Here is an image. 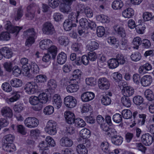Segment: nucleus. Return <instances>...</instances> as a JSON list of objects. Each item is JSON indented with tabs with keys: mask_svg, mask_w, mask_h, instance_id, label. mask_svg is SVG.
<instances>
[{
	"mask_svg": "<svg viewBox=\"0 0 154 154\" xmlns=\"http://www.w3.org/2000/svg\"><path fill=\"white\" fill-rule=\"evenodd\" d=\"M59 9L61 12L67 14L72 11L70 5L65 4H61L60 6Z\"/></svg>",
	"mask_w": 154,
	"mask_h": 154,
	"instance_id": "7c9ffc66",
	"label": "nucleus"
},
{
	"mask_svg": "<svg viewBox=\"0 0 154 154\" xmlns=\"http://www.w3.org/2000/svg\"><path fill=\"white\" fill-rule=\"evenodd\" d=\"M48 86L50 89H54L57 86L56 82L53 79H51L48 82Z\"/></svg>",
	"mask_w": 154,
	"mask_h": 154,
	"instance_id": "6e6d98bb",
	"label": "nucleus"
},
{
	"mask_svg": "<svg viewBox=\"0 0 154 154\" xmlns=\"http://www.w3.org/2000/svg\"><path fill=\"white\" fill-rule=\"evenodd\" d=\"M97 18L101 22L105 23H108L109 22V18L106 16L104 15H99Z\"/></svg>",
	"mask_w": 154,
	"mask_h": 154,
	"instance_id": "5fc2aeb1",
	"label": "nucleus"
},
{
	"mask_svg": "<svg viewBox=\"0 0 154 154\" xmlns=\"http://www.w3.org/2000/svg\"><path fill=\"white\" fill-rule=\"evenodd\" d=\"M10 83L11 85L14 87H19L22 85V81L18 79H14L11 80Z\"/></svg>",
	"mask_w": 154,
	"mask_h": 154,
	"instance_id": "c9c22d12",
	"label": "nucleus"
},
{
	"mask_svg": "<svg viewBox=\"0 0 154 154\" xmlns=\"http://www.w3.org/2000/svg\"><path fill=\"white\" fill-rule=\"evenodd\" d=\"M64 103L65 106L67 107L72 108L76 105L77 102L74 97L71 96H68L64 99Z\"/></svg>",
	"mask_w": 154,
	"mask_h": 154,
	"instance_id": "20e7f679",
	"label": "nucleus"
},
{
	"mask_svg": "<svg viewBox=\"0 0 154 154\" xmlns=\"http://www.w3.org/2000/svg\"><path fill=\"white\" fill-rule=\"evenodd\" d=\"M90 131L87 128L82 129L80 132V136L83 139L89 137L90 136Z\"/></svg>",
	"mask_w": 154,
	"mask_h": 154,
	"instance_id": "f704fd0d",
	"label": "nucleus"
},
{
	"mask_svg": "<svg viewBox=\"0 0 154 154\" xmlns=\"http://www.w3.org/2000/svg\"><path fill=\"white\" fill-rule=\"evenodd\" d=\"M78 82L76 80L72 79L69 81L71 84L66 87L67 91L69 93H73L76 92L79 89V86L77 85Z\"/></svg>",
	"mask_w": 154,
	"mask_h": 154,
	"instance_id": "0eeeda50",
	"label": "nucleus"
},
{
	"mask_svg": "<svg viewBox=\"0 0 154 154\" xmlns=\"http://www.w3.org/2000/svg\"><path fill=\"white\" fill-rule=\"evenodd\" d=\"M99 46L98 43L94 41H91V43L87 46V49L89 51H92L97 49Z\"/></svg>",
	"mask_w": 154,
	"mask_h": 154,
	"instance_id": "79ce46f5",
	"label": "nucleus"
},
{
	"mask_svg": "<svg viewBox=\"0 0 154 154\" xmlns=\"http://www.w3.org/2000/svg\"><path fill=\"white\" fill-rule=\"evenodd\" d=\"M2 147L5 150L9 152H13L16 150V146L13 143H5Z\"/></svg>",
	"mask_w": 154,
	"mask_h": 154,
	"instance_id": "b1692460",
	"label": "nucleus"
},
{
	"mask_svg": "<svg viewBox=\"0 0 154 154\" xmlns=\"http://www.w3.org/2000/svg\"><path fill=\"white\" fill-rule=\"evenodd\" d=\"M5 28L10 32L12 33L15 32L16 35L20 30L23 28L22 27H20L17 26H12L10 21H7L5 22Z\"/></svg>",
	"mask_w": 154,
	"mask_h": 154,
	"instance_id": "6e6552de",
	"label": "nucleus"
},
{
	"mask_svg": "<svg viewBox=\"0 0 154 154\" xmlns=\"http://www.w3.org/2000/svg\"><path fill=\"white\" fill-rule=\"evenodd\" d=\"M83 7V5H82L81 6V7L82 8L80 9V11H82L83 10L84 13L86 17L89 18L92 17L93 15L92 10L90 8L88 7H87L84 8Z\"/></svg>",
	"mask_w": 154,
	"mask_h": 154,
	"instance_id": "72a5a7b5",
	"label": "nucleus"
},
{
	"mask_svg": "<svg viewBox=\"0 0 154 154\" xmlns=\"http://www.w3.org/2000/svg\"><path fill=\"white\" fill-rule=\"evenodd\" d=\"M94 97V94L90 92L83 93L81 96L82 100L84 102H87L93 100Z\"/></svg>",
	"mask_w": 154,
	"mask_h": 154,
	"instance_id": "f3484780",
	"label": "nucleus"
},
{
	"mask_svg": "<svg viewBox=\"0 0 154 154\" xmlns=\"http://www.w3.org/2000/svg\"><path fill=\"white\" fill-rule=\"evenodd\" d=\"M108 65L110 68L115 69L117 67L119 64L116 58H112L109 60Z\"/></svg>",
	"mask_w": 154,
	"mask_h": 154,
	"instance_id": "e433bc0d",
	"label": "nucleus"
},
{
	"mask_svg": "<svg viewBox=\"0 0 154 154\" xmlns=\"http://www.w3.org/2000/svg\"><path fill=\"white\" fill-rule=\"evenodd\" d=\"M31 68H32L31 65L29 63L22 66L23 70L26 72L25 75L28 78L29 75L30 74L29 71L31 69Z\"/></svg>",
	"mask_w": 154,
	"mask_h": 154,
	"instance_id": "8fccbe9b",
	"label": "nucleus"
},
{
	"mask_svg": "<svg viewBox=\"0 0 154 154\" xmlns=\"http://www.w3.org/2000/svg\"><path fill=\"white\" fill-rule=\"evenodd\" d=\"M77 26L76 23H73L70 20H66L63 23V27L64 29L67 31L70 30L72 27H75Z\"/></svg>",
	"mask_w": 154,
	"mask_h": 154,
	"instance_id": "aec40b11",
	"label": "nucleus"
},
{
	"mask_svg": "<svg viewBox=\"0 0 154 154\" xmlns=\"http://www.w3.org/2000/svg\"><path fill=\"white\" fill-rule=\"evenodd\" d=\"M24 90L28 94H33L37 91L38 86L35 83L28 82L25 85Z\"/></svg>",
	"mask_w": 154,
	"mask_h": 154,
	"instance_id": "39448f33",
	"label": "nucleus"
},
{
	"mask_svg": "<svg viewBox=\"0 0 154 154\" xmlns=\"http://www.w3.org/2000/svg\"><path fill=\"white\" fill-rule=\"evenodd\" d=\"M74 123L75 125L79 128L84 127L86 125L85 122L79 118L76 119Z\"/></svg>",
	"mask_w": 154,
	"mask_h": 154,
	"instance_id": "49530a36",
	"label": "nucleus"
},
{
	"mask_svg": "<svg viewBox=\"0 0 154 154\" xmlns=\"http://www.w3.org/2000/svg\"><path fill=\"white\" fill-rule=\"evenodd\" d=\"M116 59L119 64L124 65L127 62V58L121 54H118L116 56Z\"/></svg>",
	"mask_w": 154,
	"mask_h": 154,
	"instance_id": "2f4dec72",
	"label": "nucleus"
},
{
	"mask_svg": "<svg viewBox=\"0 0 154 154\" xmlns=\"http://www.w3.org/2000/svg\"><path fill=\"white\" fill-rule=\"evenodd\" d=\"M48 53L51 54L52 56V57L54 59L57 54V48L54 45L51 46L48 50Z\"/></svg>",
	"mask_w": 154,
	"mask_h": 154,
	"instance_id": "c03bdc74",
	"label": "nucleus"
},
{
	"mask_svg": "<svg viewBox=\"0 0 154 154\" xmlns=\"http://www.w3.org/2000/svg\"><path fill=\"white\" fill-rule=\"evenodd\" d=\"M23 38H37V33L33 28L29 29L23 32Z\"/></svg>",
	"mask_w": 154,
	"mask_h": 154,
	"instance_id": "f8f14e48",
	"label": "nucleus"
},
{
	"mask_svg": "<svg viewBox=\"0 0 154 154\" xmlns=\"http://www.w3.org/2000/svg\"><path fill=\"white\" fill-rule=\"evenodd\" d=\"M100 147L103 152L106 153L109 151V147L108 143L106 142H103L100 144Z\"/></svg>",
	"mask_w": 154,
	"mask_h": 154,
	"instance_id": "3c124183",
	"label": "nucleus"
},
{
	"mask_svg": "<svg viewBox=\"0 0 154 154\" xmlns=\"http://www.w3.org/2000/svg\"><path fill=\"white\" fill-rule=\"evenodd\" d=\"M29 102L32 105V109L35 111H39L42 108L43 105L39 101L38 96H32L29 98Z\"/></svg>",
	"mask_w": 154,
	"mask_h": 154,
	"instance_id": "f257e3e1",
	"label": "nucleus"
},
{
	"mask_svg": "<svg viewBox=\"0 0 154 154\" xmlns=\"http://www.w3.org/2000/svg\"><path fill=\"white\" fill-rule=\"evenodd\" d=\"M3 66L6 70L8 72H11L13 69L12 64L10 62H5Z\"/></svg>",
	"mask_w": 154,
	"mask_h": 154,
	"instance_id": "338daca9",
	"label": "nucleus"
},
{
	"mask_svg": "<svg viewBox=\"0 0 154 154\" xmlns=\"http://www.w3.org/2000/svg\"><path fill=\"white\" fill-rule=\"evenodd\" d=\"M25 125L29 128L36 127L39 123L38 120L34 117H28L24 121Z\"/></svg>",
	"mask_w": 154,
	"mask_h": 154,
	"instance_id": "7ed1b4c3",
	"label": "nucleus"
},
{
	"mask_svg": "<svg viewBox=\"0 0 154 154\" xmlns=\"http://www.w3.org/2000/svg\"><path fill=\"white\" fill-rule=\"evenodd\" d=\"M59 0H48V5L53 8L57 7L60 4Z\"/></svg>",
	"mask_w": 154,
	"mask_h": 154,
	"instance_id": "09e8293b",
	"label": "nucleus"
},
{
	"mask_svg": "<svg viewBox=\"0 0 154 154\" xmlns=\"http://www.w3.org/2000/svg\"><path fill=\"white\" fill-rule=\"evenodd\" d=\"M102 103L106 106L110 104L111 102V99L107 96H103L101 100Z\"/></svg>",
	"mask_w": 154,
	"mask_h": 154,
	"instance_id": "864d4df0",
	"label": "nucleus"
},
{
	"mask_svg": "<svg viewBox=\"0 0 154 154\" xmlns=\"http://www.w3.org/2000/svg\"><path fill=\"white\" fill-rule=\"evenodd\" d=\"M114 29L115 31L121 37L124 38L125 37L126 33L125 30L122 27L118 25H116L114 26Z\"/></svg>",
	"mask_w": 154,
	"mask_h": 154,
	"instance_id": "4be33fe9",
	"label": "nucleus"
},
{
	"mask_svg": "<svg viewBox=\"0 0 154 154\" xmlns=\"http://www.w3.org/2000/svg\"><path fill=\"white\" fill-rule=\"evenodd\" d=\"M82 72L81 70L79 69H76L74 70L72 73L73 79L76 80L79 78L81 76Z\"/></svg>",
	"mask_w": 154,
	"mask_h": 154,
	"instance_id": "680f3d73",
	"label": "nucleus"
},
{
	"mask_svg": "<svg viewBox=\"0 0 154 154\" xmlns=\"http://www.w3.org/2000/svg\"><path fill=\"white\" fill-rule=\"evenodd\" d=\"M144 95L146 97L149 101H152L154 99L153 93L151 90L149 89H147L145 91Z\"/></svg>",
	"mask_w": 154,
	"mask_h": 154,
	"instance_id": "4c0bfd02",
	"label": "nucleus"
},
{
	"mask_svg": "<svg viewBox=\"0 0 154 154\" xmlns=\"http://www.w3.org/2000/svg\"><path fill=\"white\" fill-rule=\"evenodd\" d=\"M31 72L29 75V78L30 79L33 78L35 75L38 74L39 72V68L37 64L34 62L31 63Z\"/></svg>",
	"mask_w": 154,
	"mask_h": 154,
	"instance_id": "a211bd4d",
	"label": "nucleus"
},
{
	"mask_svg": "<svg viewBox=\"0 0 154 154\" xmlns=\"http://www.w3.org/2000/svg\"><path fill=\"white\" fill-rule=\"evenodd\" d=\"M64 117L66 122L69 124L74 123L75 119L74 114L70 111H67L64 113Z\"/></svg>",
	"mask_w": 154,
	"mask_h": 154,
	"instance_id": "9b49d317",
	"label": "nucleus"
},
{
	"mask_svg": "<svg viewBox=\"0 0 154 154\" xmlns=\"http://www.w3.org/2000/svg\"><path fill=\"white\" fill-rule=\"evenodd\" d=\"M46 76L44 75L41 74L37 75L36 76V81L37 82L44 83L47 80Z\"/></svg>",
	"mask_w": 154,
	"mask_h": 154,
	"instance_id": "a18cd8bd",
	"label": "nucleus"
},
{
	"mask_svg": "<svg viewBox=\"0 0 154 154\" xmlns=\"http://www.w3.org/2000/svg\"><path fill=\"white\" fill-rule=\"evenodd\" d=\"M57 123L54 121H49L45 128V131L50 135H55L57 133Z\"/></svg>",
	"mask_w": 154,
	"mask_h": 154,
	"instance_id": "f03ea898",
	"label": "nucleus"
},
{
	"mask_svg": "<svg viewBox=\"0 0 154 154\" xmlns=\"http://www.w3.org/2000/svg\"><path fill=\"white\" fill-rule=\"evenodd\" d=\"M141 140L144 145L149 146L151 145L153 142V137L149 134H143L141 137Z\"/></svg>",
	"mask_w": 154,
	"mask_h": 154,
	"instance_id": "1a4fd4ad",
	"label": "nucleus"
},
{
	"mask_svg": "<svg viewBox=\"0 0 154 154\" xmlns=\"http://www.w3.org/2000/svg\"><path fill=\"white\" fill-rule=\"evenodd\" d=\"M52 103L54 106L56 107L57 109L59 108L62 103L60 96L58 94H55L53 97Z\"/></svg>",
	"mask_w": 154,
	"mask_h": 154,
	"instance_id": "6ab92c4d",
	"label": "nucleus"
},
{
	"mask_svg": "<svg viewBox=\"0 0 154 154\" xmlns=\"http://www.w3.org/2000/svg\"><path fill=\"white\" fill-rule=\"evenodd\" d=\"M67 56L66 54L64 52H62L60 53L57 56V60L58 63L63 64L66 61Z\"/></svg>",
	"mask_w": 154,
	"mask_h": 154,
	"instance_id": "5701e85b",
	"label": "nucleus"
},
{
	"mask_svg": "<svg viewBox=\"0 0 154 154\" xmlns=\"http://www.w3.org/2000/svg\"><path fill=\"white\" fill-rule=\"evenodd\" d=\"M0 53L7 59L11 58L13 55L12 51L11 48L6 47H3L0 49Z\"/></svg>",
	"mask_w": 154,
	"mask_h": 154,
	"instance_id": "ddd939ff",
	"label": "nucleus"
},
{
	"mask_svg": "<svg viewBox=\"0 0 154 154\" xmlns=\"http://www.w3.org/2000/svg\"><path fill=\"white\" fill-rule=\"evenodd\" d=\"M52 42L50 39H44L39 43V47L43 50L48 48L50 45L52 44Z\"/></svg>",
	"mask_w": 154,
	"mask_h": 154,
	"instance_id": "412c9836",
	"label": "nucleus"
},
{
	"mask_svg": "<svg viewBox=\"0 0 154 154\" xmlns=\"http://www.w3.org/2000/svg\"><path fill=\"white\" fill-rule=\"evenodd\" d=\"M12 97L9 99V101L11 102H13L18 100L20 97V95L18 92L16 91L13 92L11 93Z\"/></svg>",
	"mask_w": 154,
	"mask_h": 154,
	"instance_id": "de8ad7c7",
	"label": "nucleus"
},
{
	"mask_svg": "<svg viewBox=\"0 0 154 154\" xmlns=\"http://www.w3.org/2000/svg\"><path fill=\"white\" fill-rule=\"evenodd\" d=\"M61 145L65 147H70L73 144L72 141L68 137H63L60 140Z\"/></svg>",
	"mask_w": 154,
	"mask_h": 154,
	"instance_id": "393cba45",
	"label": "nucleus"
},
{
	"mask_svg": "<svg viewBox=\"0 0 154 154\" xmlns=\"http://www.w3.org/2000/svg\"><path fill=\"white\" fill-rule=\"evenodd\" d=\"M78 33L81 38H85L88 35V29H83L78 31Z\"/></svg>",
	"mask_w": 154,
	"mask_h": 154,
	"instance_id": "774afa93",
	"label": "nucleus"
},
{
	"mask_svg": "<svg viewBox=\"0 0 154 154\" xmlns=\"http://www.w3.org/2000/svg\"><path fill=\"white\" fill-rule=\"evenodd\" d=\"M97 36L99 37L103 36L105 33L104 28L102 26H99L97 27Z\"/></svg>",
	"mask_w": 154,
	"mask_h": 154,
	"instance_id": "bf43d9fd",
	"label": "nucleus"
},
{
	"mask_svg": "<svg viewBox=\"0 0 154 154\" xmlns=\"http://www.w3.org/2000/svg\"><path fill=\"white\" fill-rule=\"evenodd\" d=\"M2 88L4 91L7 92H10L12 91L11 87L8 82H5L2 85Z\"/></svg>",
	"mask_w": 154,
	"mask_h": 154,
	"instance_id": "69168bd1",
	"label": "nucleus"
},
{
	"mask_svg": "<svg viewBox=\"0 0 154 154\" xmlns=\"http://www.w3.org/2000/svg\"><path fill=\"white\" fill-rule=\"evenodd\" d=\"M82 45L81 43H75L72 45V48L75 51L78 52L79 53L81 52V48Z\"/></svg>",
	"mask_w": 154,
	"mask_h": 154,
	"instance_id": "052dcab7",
	"label": "nucleus"
},
{
	"mask_svg": "<svg viewBox=\"0 0 154 154\" xmlns=\"http://www.w3.org/2000/svg\"><path fill=\"white\" fill-rule=\"evenodd\" d=\"M54 112V108L51 106H46L44 109V112L46 115H49L52 114Z\"/></svg>",
	"mask_w": 154,
	"mask_h": 154,
	"instance_id": "603ef678",
	"label": "nucleus"
},
{
	"mask_svg": "<svg viewBox=\"0 0 154 154\" xmlns=\"http://www.w3.org/2000/svg\"><path fill=\"white\" fill-rule=\"evenodd\" d=\"M152 81V77L149 75L143 76L141 79L140 82L143 86L147 87L150 85Z\"/></svg>",
	"mask_w": 154,
	"mask_h": 154,
	"instance_id": "2eb2a0df",
	"label": "nucleus"
},
{
	"mask_svg": "<svg viewBox=\"0 0 154 154\" xmlns=\"http://www.w3.org/2000/svg\"><path fill=\"white\" fill-rule=\"evenodd\" d=\"M98 83L99 88L103 90L108 89L110 85L109 81L105 77L99 78L98 80Z\"/></svg>",
	"mask_w": 154,
	"mask_h": 154,
	"instance_id": "423d86ee",
	"label": "nucleus"
},
{
	"mask_svg": "<svg viewBox=\"0 0 154 154\" xmlns=\"http://www.w3.org/2000/svg\"><path fill=\"white\" fill-rule=\"evenodd\" d=\"M141 58V54L138 52H135L131 55V59L133 61L137 62L140 60Z\"/></svg>",
	"mask_w": 154,
	"mask_h": 154,
	"instance_id": "ea45409f",
	"label": "nucleus"
},
{
	"mask_svg": "<svg viewBox=\"0 0 154 154\" xmlns=\"http://www.w3.org/2000/svg\"><path fill=\"white\" fill-rule=\"evenodd\" d=\"M1 115L5 117L11 118L13 116L12 110L8 106L2 107L1 109Z\"/></svg>",
	"mask_w": 154,
	"mask_h": 154,
	"instance_id": "4468645a",
	"label": "nucleus"
},
{
	"mask_svg": "<svg viewBox=\"0 0 154 154\" xmlns=\"http://www.w3.org/2000/svg\"><path fill=\"white\" fill-rule=\"evenodd\" d=\"M121 101L123 105L126 107H130L131 105V101L128 97L124 95L121 98Z\"/></svg>",
	"mask_w": 154,
	"mask_h": 154,
	"instance_id": "473e14b6",
	"label": "nucleus"
},
{
	"mask_svg": "<svg viewBox=\"0 0 154 154\" xmlns=\"http://www.w3.org/2000/svg\"><path fill=\"white\" fill-rule=\"evenodd\" d=\"M112 119L115 122L119 123L122 121V116L120 114L116 113L113 116Z\"/></svg>",
	"mask_w": 154,
	"mask_h": 154,
	"instance_id": "e2e57ef3",
	"label": "nucleus"
},
{
	"mask_svg": "<svg viewBox=\"0 0 154 154\" xmlns=\"http://www.w3.org/2000/svg\"><path fill=\"white\" fill-rule=\"evenodd\" d=\"M122 114L123 118L126 119H128L131 118L132 113L129 109H125L122 112Z\"/></svg>",
	"mask_w": 154,
	"mask_h": 154,
	"instance_id": "58836bf2",
	"label": "nucleus"
},
{
	"mask_svg": "<svg viewBox=\"0 0 154 154\" xmlns=\"http://www.w3.org/2000/svg\"><path fill=\"white\" fill-rule=\"evenodd\" d=\"M123 5V3L121 0H116L112 2V7L114 10H118L121 9Z\"/></svg>",
	"mask_w": 154,
	"mask_h": 154,
	"instance_id": "c756f323",
	"label": "nucleus"
},
{
	"mask_svg": "<svg viewBox=\"0 0 154 154\" xmlns=\"http://www.w3.org/2000/svg\"><path fill=\"white\" fill-rule=\"evenodd\" d=\"M134 11L131 8H128L124 10L122 12L123 16L126 18H129L133 16Z\"/></svg>",
	"mask_w": 154,
	"mask_h": 154,
	"instance_id": "bb28decb",
	"label": "nucleus"
},
{
	"mask_svg": "<svg viewBox=\"0 0 154 154\" xmlns=\"http://www.w3.org/2000/svg\"><path fill=\"white\" fill-rule=\"evenodd\" d=\"M79 22L81 26L85 29H88L89 22L86 19L84 18H82L79 20Z\"/></svg>",
	"mask_w": 154,
	"mask_h": 154,
	"instance_id": "13d9d810",
	"label": "nucleus"
},
{
	"mask_svg": "<svg viewBox=\"0 0 154 154\" xmlns=\"http://www.w3.org/2000/svg\"><path fill=\"white\" fill-rule=\"evenodd\" d=\"M120 88L122 89V93L124 96L129 97L132 95L134 94V89L131 87L121 86Z\"/></svg>",
	"mask_w": 154,
	"mask_h": 154,
	"instance_id": "dca6fc26",
	"label": "nucleus"
},
{
	"mask_svg": "<svg viewBox=\"0 0 154 154\" xmlns=\"http://www.w3.org/2000/svg\"><path fill=\"white\" fill-rule=\"evenodd\" d=\"M76 150L78 154H88V149L85 146L82 144L78 145L76 147Z\"/></svg>",
	"mask_w": 154,
	"mask_h": 154,
	"instance_id": "cd10ccee",
	"label": "nucleus"
},
{
	"mask_svg": "<svg viewBox=\"0 0 154 154\" xmlns=\"http://www.w3.org/2000/svg\"><path fill=\"white\" fill-rule=\"evenodd\" d=\"M88 55L89 60L91 61L95 60L97 57L96 54L93 51H91L89 52Z\"/></svg>",
	"mask_w": 154,
	"mask_h": 154,
	"instance_id": "0e129e2a",
	"label": "nucleus"
},
{
	"mask_svg": "<svg viewBox=\"0 0 154 154\" xmlns=\"http://www.w3.org/2000/svg\"><path fill=\"white\" fill-rule=\"evenodd\" d=\"M111 140L112 143L117 146L120 145L123 141V138L122 137L119 135L112 137Z\"/></svg>",
	"mask_w": 154,
	"mask_h": 154,
	"instance_id": "c85d7f7f",
	"label": "nucleus"
},
{
	"mask_svg": "<svg viewBox=\"0 0 154 154\" xmlns=\"http://www.w3.org/2000/svg\"><path fill=\"white\" fill-rule=\"evenodd\" d=\"M133 101L136 105L139 106L143 103V98L140 96H135L133 98Z\"/></svg>",
	"mask_w": 154,
	"mask_h": 154,
	"instance_id": "37998d69",
	"label": "nucleus"
},
{
	"mask_svg": "<svg viewBox=\"0 0 154 154\" xmlns=\"http://www.w3.org/2000/svg\"><path fill=\"white\" fill-rule=\"evenodd\" d=\"M79 11H77L76 13L72 12L69 14L68 19L73 23H78L77 18L79 15Z\"/></svg>",
	"mask_w": 154,
	"mask_h": 154,
	"instance_id": "a878e982",
	"label": "nucleus"
},
{
	"mask_svg": "<svg viewBox=\"0 0 154 154\" xmlns=\"http://www.w3.org/2000/svg\"><path fill=\"white\" fill-rule=\"evenodd\" d=\"M42 30L44 33L46 34L51 35L54 31V29L51 23L47 22L43 25Z\"/></svg>",
	"mask_w": 154,
	"mask_h": 154,
	"instance_id": "9d476101",
	"label": "nucleus"
},
{
	"mask_svg": "<svg viewBox=\"0 0 154 154\" xmlns=\"http://www.w3.org/2000/svg\"><path fill=\"white\" fill-rule=\"evenodd\" d=\"M39 101L42 104L46 103L48 100L47 94L45 93L40 94L38 96Z\"/></svg>",
	"mask_w": 154,
	"mask_h": 154,
	"instance_id": "a19ab883",
	"label": "nucleus"
},
{
	"mask_svg": "<svg viewBox=\"0 0 154 154\" xmlns=\"http://www.w3.org/2000/svg\"><path fill=\"white\" fill-rule=\"evenodd\" d=\"M145 29V25L142 24H138L136 27V32L139 34H143L144 32Z\"/></svg>",
	"mask_w": 154,
	"mask_h": 154,
	"instance_id": "4d7b16f0",
	"label": "nucleus"
}]
</instances>
